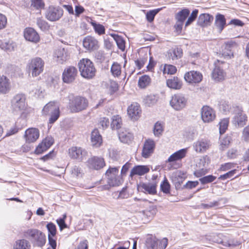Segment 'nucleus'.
Returning a JSON list of instances; mask_svg holds the SVG:
<instances>
[{"label": "nucleus", "instance_id": "nucleus-23", "mask_svg": "<svg viewBox=\"0 0 249 249\" xmlns=\"http://www.w3.org/2000/svg\"><path fill=\"white\" fill-rule=\"evenodd\" d=\"M226 25V19L225 16L217 13L215 17L214 26L219 33H221Z\"/></svg>", "mask_w": 249, "mask_h": 249}, {"label": "nucleus", "instance_id": "nucleus-14", "mask_svg": "<svg viewBox=\"0 0 249 249\" xmlns=\"http://www.w3.org/2000/svg\"><path fill=\"white\" fill-rule=\"evenodd\" d=\"M24 36L26 40L36 43L40 40V37L36 31L32 28H26L24 31Z\"/></svg>", "mask_w": 249, "mask_h": 249}, {"label": "nucleus", "instance_id": "nucleus-55", "mask_svg": "<svg viewBox=\"0 0 249 249\" xmlns=\"http://www.w3.org/2000/svg\"><path fill=\"white\" fill-rule=\"evenodd\" d=\"M236 170H232L224 175L220 176V177L218 178V179L224 180L231 178L234 176V175L236 174Z\"/></svg>", "mask_w": 249, "mask_h": 249}, {"label": "nucleus", "instance_id": "nucleus-35", "mask_svg": "<svg viewBox=\"0 0 249 249\" xmlns=\"http://www.w3.org/2000/svg\"><path fill=\"white\" fill-rule=\"evenodd\" d=\"M29 242L25 239L18 240L14 245L13 249H30Z\"/></svg>", "mask_w": 249, "mask_h": 249}, {"label": "nucleus", "instance_id": "nucleus-22", "mask_svg": "<svg viewBox=\"0 0 249 249\" xmlns=\"http://www.w3.org/2000/svg\"><path fill=\"white\" fill-rule=\"evenodd\" d=\"M141 112L140 106L137 103H133L127 108V114L131 119L136 120L139 117Z\"/></svg>", "mask_w": 249, "mask_h": 249}, {"label": "nucleus", "instance_id": "nucleus-21", "mask_svg": "<svg viewBox=\"0 0 249 249\" xmlns=\"http://www.w3.org/2000/svg\"><path fill=\"white\" fill-rule=\"evenodd\" d=\"M122 182L123 180L120 176L109 177L107 179V184L101 186V188L102 190H109L111 187L119 186Z\"/></svg>", "mask_w": 249, "mask_h": 249}, {"label": "nucleus", "instance_id": "nucleus-51", "mask_svg": "<svg viewBox=\"0 0 249 249\" xmlns=\"http://www.w3.org/2000/svg\"><path fill=\"white\" fill-rule=\"evenodd\" d=\"M119 167H110L106 173V176L109 177L119 176Z\"/></svg>", "mask_w": 249, "mask_h": 249}, {"label": "nucleus", "instance_id": "nucleus-18", "mask_svg": "<svg viewBox=\"0 0 249 249\" xmlns=\"http://www.w3.org/2000/svg\"><path fill=\"white\" fill-rule=\"evenodd\" d=\"M247 121V117L240 109H238L235 113V115L233 118L232 123L235 125L242 127L244 126Z\"/></svg>", "mask_w": 249, "mask_h": 249}, {"label": "nucleus", "instance_id": "nucleus-17", "mask_svg": "<svg viewBox=\"0 0 249 249\" xmlns=\"http://www.w3.org/2000/svg\"><path fill=\"white\" fill-rule=\"evenodd\" d=\"M69 154L72 159L82 160L86 156L87 152L81 147L73 146L69 149Z\"/></svg>", "mask_w": 249, "mask_h": 249}, {"label": "nucleus", "instance_id": "nucleus-32", "mask_svg": "<svg viewBox=\"0 0 249 249\" xmlns=\"http://www.w3.org/2000/svg\"><path fill=\"white\" fill-rule=\"evenodd\" d=\"M159 240L152 235L147 237L146 240V246L147 249H158Z\"/></svg>", "mask_w": 249, "mask_h": 249}, {"label": "nucleus", "instance_id": "nucleus-57", "mask_svg": "<svg viewBox=\"0 0 249 249\" xmlns=\"http://www.w3.org/2000/svg\"><path fill=\"white\" fill-rule=\"evenodd\" d=\"M46 227L49 232V234H50L52 236H54L56 232L55 225L53 223L50 222L47 225Z\"/></svg>", "mask_w": 249, "mask_h": 249}, {"label": "nucleus", "instance_id": "nucleus-6", "mask_svg": "<svg viewBox=\"0 0 249 249\" xmlns=\"http://www.w3.org/2000/svg\"><path fill=\"white\" fill-rule=\"evenodd\" d=\"M44 62L40 57L32 59L27 65V67L33 77H36L42 72Z\"/></svg>", "mask_w": 249, "mask_h": 249}, {"label": "nucleus", "instance_id": "nucleus-29", "mask_svg": "<svg viewBox=\"0 0 249 249\" xmlns=\"http://www.w3.org/2000/svg\"><path fill=\"white\" fill-rule=\"evenodd\" d=\"M187 153V149H180L172 154L168 159V161L169 162L181 160L184 158Z\"/></svg>", "mask_w": 249, "mask_h": 249}, {"label": "nucleus", "instance_id": "nucleus-11", "mask_svg": "<svg viewBox=\"0 0 249 249\" xmlns=\"http://www.w3.org/2000/svg\"><path fill=\"white\" fill-rule=\"evenodd\" d=\"M201 118L205 123H210L215 118V113L214 110L211 107L206 106L201 108Z\"/></svg>", "mask_w": 249, "mask_h": 249}, {"label": "nucleus", "instance_id": "nucleus-28", "mask_svg": "<svg viewBox=\"0 0 249 249\" xmlns=\"http://www.w3.org/2000/svg\"><path fill=\"white\" fill-rule=\"evenodd\" d=\"M91 142L93 146L99 147L102 143V138L98 129H94L91 134Z\"/></svg>", "mask_w": 249, "mask_h": 249}, {"label": "nucleus", "instance_id": "nucleus-53", "mask_svg": "<svg viewBox=\"0 0 249 249\" xmlns=\"http://www.w3.org/2000/svg\"><path fill=\"white\" fill-rule=\"evenodd\" d=\"M160 189L161 191L165 194H168L170 192V185L166 178H165L162 183L160 184Z\"/></svg>", "mask_w": 249, "mask_h": 249}, {"label": "nucleus", "instance_id": "nucleus-33", "mask_svg": "<svg viewBox=\"0 0 249 249\" xmlns=\"http://www.w3.org/2000/svg\"><path fill=\"white\" fill-rule=\"evenodd\" d=\"M17 47L16 44L12 40H7L0 43V47L7 52H12Z\"/></svg>", "mask_w": 249, "mask_h": 249}, {"label": "nucleus", "instance_id": "nucleus-20", "mask_svg": "<svg viewBox=\"0 0 249 249\" xmlns=\"http://www.w3.org/2000/svg\"><path fill=\"white\" fill-rule=\"evenodd\" d=\"M84 47L89 51L96 50L98 48V41L93 37H86L83 41Z\"/></svg>", "mask_w": 249, "mask_h": 249}, {"label": "nucleus", "instance_id": "nucleus-54", "mask_svg": "<svg viewBox=\"0 0 249 249\" xmlns=\"http://www.w3.org/2000/svg\"><path fill=\"white\" fill-rule=\"evenodd\" d=\"M216 178V177L213 175H208L199 178V180L202 184H205L213 181Z\"/></svg>", "mask_w": 249, "mask_h": 249}, {"label": "nucleus", "instance_id": "nucleus-46", "mask_svg": "<svg viewBox=\"0 0 249 249\" xmlns=\"http://www.w3.org/2000/svg\"><path fill=\"white\" fill-rule=\"evenodd\" d=\"M163 131V128L161 124L158 122H157L155 124L153 129V133L155 136L157 137H160V136H161Z\"/></svg>", "mask_w": 249, "mask_h": 249}, {"label": "nucleus", "instance_id": "nucleus-40", "mask_svg": "<svg viewBox=\"0 0 249 249\" xmlns=\"http://www.w3.org/2000/svg\"><path fill=\"white\" fill-rule=\"evenodd\" d=\"M158 97L153 94L147 95L143 100L144 104L148 107H151L154 105L158 101Z\"/></svg>", "mask_w": 249, "mask_h": 249}, {"label": "nucleus", "instance_id": "nucleus-27", "mask_svg": "<svg viewBox=\"0 0 249 249\" xmlns=\"http://www.w3.org/2000/svg\"><path fill=\"white\" fill-rule=\"evenodd\" d=\"M149 171V168L144 165H137L134 167L130 172V176L134 175L142 176Z\"/></svg>", "mask_w": 249, "mask_h": 249}, {"label": "nucleus", "instance_id": "nucleus-62", "mask_svg": "<svg viewBox=\"0 0 249 249\" xmlns=\"http://www.w3.org/2000/svg\"><path fill=\"white\" fill-rule=\"evenodd\" d=\"M42 142L48 149L53 144V140L52 137H47L43 140Z\"/></svg>", "mask_w": 249, "mask_h": 249}, {"label": "nucleus", "instance_id": "nucleus-8", "mask_svg": "<svg viewBox=\"0 0 249 249\" xmlns=\"http://www.w3.org/2000/svg\"><path fill=\"white\" fill-rule=\"evenodd\" d=\"M170 104L174 109L180 110L186 106L187 99L182 95L175 94L172 96Z\"/></svg>", "mask_w": 249, "mask_h": 249}, {"label": "nucleus", "instance_id": "nucleus-47", "mask_svg": "<svg viewBox=\"0 0 249 249\" xmlns=\"http://www.w3.org/2000/svg\"><path fill=\"white\" fill-rule=\"evenodd\" d=\"M111 72L114 76H119L121 73V66L118 63H113L111 68Z\"/></svg>", "mask_w": 249, "mask_h": 249}, {"label": "nucleus", "instance_id": "nucleus-38", "mask_svg": "<svg viewBox=\"0 0 249 249\" xmlns=\"http://www.w3.org/2000/svg\"><path fill=\"white\" fill-rule=\"evenodd\" d=\"M122 125V120L119 115H114L112 118L111 127L113 129H119Z\"/></svg>", "mask_w": 249, "mask_h": 249}, {"label": "nucleus", "instance_id": "nucleus-50", "mask_svg": "<svg viewBox=\"0 0 249 249\" xmlns=\"http://www.w3.org/2000/svg\"><path fill=\"white\" fill-rule=\"evenodd\" d=\"M229 124V120L228 119H224L219 122V132L221 134L225 132L228 128Z\"/></svg>", "mask_w": 249, "mask_h": 249}, {"label": "nucleus", "instance_id": "nucleus-3", "mask_svg": "<svg viewBox=\"0 0 249 249\" xmlns=\"http://www.w3.org/2000/svg\"><path fill=\"white\" fill-rule=\"evenodd\" d=\"M42 113L45 115H49V123L53 124L59 117V107L54 102H50L44 107Z\"/></svg>", "mask_w": 249, "mask_h": 249}, {"label": "nucleus", "instance_id": "nucleus-26", "mask_svg": "<svg viewBox=\"0 0 249 249\" xmlns=\"http://www.w3.org/2000/svg\"><path fill=\"white\" fill-rule=\"evenodd\" d=\"M11 89V84L9 79L5 76H0V93L6 94Z\"/></svg>", "mask_w": 249, "mask_h": 249}, {"label": "nucleus", "instance_id": "nucleus-64", "mask_svg": "<svg viewBox=\"0 0 249 249\" xmlns=\"http://www.w3.org/2000/svg\"><path fill=\"white\" fill-rule=\"evenodd\" d=\"M168 244V240L167 238H163L161 240H159L158 248L159 249H165Z\"/></svg>", "mask_w": 249, "mask_h": 249}, {"label": "nucleus", "instance_id": "nucleus-10", "mask_svg": "<svg viewBox=\"0 0 249 249\" xmlns=\"http://www.w3.org/2000/svg\"><path fill=\"white\" fill-rule=\"evenodd\" d=\"M220 63L222 64L223 62L219 60H216L214 63L215 68L212 73V78L216 82H220L223 80L226 76V73L219 66Z\"/></svg>", "mask_w": 249, "mask_h": 249}, {"label": "nucleus", "instance_id": "nucleus-12", "mask_svg": "<svg viewBox=\"0 0 249 249\" xmlns=\"http://www.w3.org/2000/svg\"><path fill=\"white\" fill-rule=\"evenodd\" d=\"M86 163L89 168L97 170L103 168L105 165L103 158L95 156L89 159Z\"/></svg>", "mask_w": 249, "mask_h": 249}, {"label": "nucleus", "instance_id": "nucleus-16", "mask_svg": "<svg viewBox=\"0 0 249 249\" xmlns=\"http://www.w3.org/2000/svg\"><path fill=\"white\" fill-rule=\"evenodd\" d=\"M157 185L153 183H142L138 186V190L145 194L154 195L157 193Z\"/></svg>", "mask_w": 249, "mask_h": 249}, {"label": "nucleus", "instance_id": "nucleus-56", "mask_svg": "<svg viewBox=\"0 0 249 249\" xmlns=\"http://www.w3.org/2000/svg\"><path fill=\"white\" fill-rule=\"evenodd\" d=\"M156 213L157 209L154 207H150L148 210L143 211V214L149 218L154 216V215L156 214Z\"/></svg>", "mask_w": 249, "mask_h": 249}, {"label": "nucleus", "instance_id": "nucleus-41", "mask_svg": "<svg viewBox=\"0 0 249 249\" xmlns=\"http://www.w3.org/2000/svg\"><path fill=\"white\" fill-rule=\"evenodd\" d=\"M111 36L115 41L118 48L120 50L124 51L125 49V42L123 38L121 36L116 34H111Z\"/></svg>", "mask_w": 249, "mask_h": 249}, {"label": "nucleus", "instance_id": "nucleus-58", "mask_svg": "<svg viewBox=\"0 0 249 249\" xmlns=\"http://www.w3.org/2000/svg\"><path fill=\"white\" fill-rule=\"evenodd\" d=\"M109 120L108 118L106 117L102 118L100 119L99 121V127L102 128L103 129H105L109 126Z\"/></svg>", "mask_w": 249, "mask_h": 249}, {"label": "nucleus", "instance_id": "nucleus-43", "mask_svg": "<svg viewBox=\"0 0 249 249\" xmlns=\"http://www.w3.org/2000/svg\"><path fill=\"white\" fill-rule=\"evenodd\" d=\"M45 3L43 0H31V7L36 10L43 9Z\"/></svg>", "mask_w": 249, "mask_h": 249}, {"label": "nucleus", "instance_id": "nucleus-1", "mask_svg": "<svg viewBox=\"0 0 249 249\" xmlns=\"http://www.w3.org/2000/svg\"><path fill=\"white\" fill-rule=\"evenodd\" d=\"M69 108L71 112L77 113L86 109L89 105L87 98L80 96L71 94L68 96Z\"/></svg>", "mask_w": 249, "mask_h": 249}, {"label": "nucleus", "instance_id": "nucleus-39", "mask_svg": "<svg viewBox=\"0 0 249 249\" xmlns=\"http://www.w3.org/2000/svg\"><path fill=\"white\" fill-rule=\"evenodd\" d=\"M119 138L120 140L124 143H128L130 142L132 138V135L131 133L125 132H119L118 133Z\"/></svg>", "mask_w": 249, "mask_h": 249}, {"label": "nucleus", "instance_id": "nucleus-61", "mask_svg": "<svg viewBox=\"0 0 249 249\" xmlns=\"http://www.w3.org/2000/svg\"><path fill=\"white\" fill-rule=\"evenodd\" d=\"M231 139L230 136H226L221 140V145L222 149H224L229 145L231 142Z\"/></svg>", "mask_w": 249, "mask_h": 249}, {"label": "nucleus", "instance_id": "nucleus-36", "mask_svg": "<svg viewBox=\"0 0 249 249\" xmlns=\"http://www.w3.org/2000/svg\"><path fill=\"white\" fill-rule=\"evenodd\" d=\"M151 81V80L150 76L144 75L139 78L138 85L140 88L144 89L150 85Z\"/></svg>", "mask_w": 249, "mask_h": 249}, {"label": "nucleus", "instance_id": "nucleus-45", "mask_svg": "<svg viewBox=\"0 0 249 249\" xmlns=\"http://www.w3.org/2000/svg\"><path fill=\"white\" fill-rule=\"evenodd\" d=\"M91 24L93 26L95 32L98 35H101L105 33V28L103 25L97 23L95 21L91 22Z\"/></svg>", "mask_w": 249, "mask_h": 249}, {"label": "nucleus", "instance_id": "nucleus-59", "mask_svg": "<svg viewBox=\"0 0 249 249\" xmlns=\"http://www.w3.org/2000/svg\"><path fill=\"white\" fill-rule=\"evenodd\" d=\"M67 216L66 214H63V217L60 218L56 220L57 224L58 225L60 231H62L64 229L67 228V226L65 223V220Z\"/></svg>", "mask_w": 249, "mask_h": 249}, {"label": "nucleus", "instance_id": "nucleus-42", "mask_svg": "<svg viewBox=\"0 0 249 249\" xmlns=\"http://www.w3.org/2000/svg\"><path fill=\"white\" fill-rule=\"evenodd\" d=\"M55 54L56 57L62 61H66L67 59V52L64 48H60L56 50Z\"/></svg>", "mask_w": 249, "mask_h": 249}, {"label": "nucleus", "instance_id": "nucleus-19", "mask_svg": "<svg viewBox=\"0 0 249 249\" xmlns=\"http://www.w3.org/2000/svg\"><path fill=\"white\" fill-rule=\"evenodd\" d=\"M39 136V131L38 129L35 128H29L25 133L26 142L28 143L35 142L38 139Z\"/></svg>", "mask_w": 249, "mask_h": 249}, {"label": "nucleus", "instance_id": "nucleus-13", "mask_svg": "<svg viewBox=\"0 0 249 249\" xmlns=\"http://www.w3.org/2000/svg\"><path fill=\"white\" fill-rule=\"evenodd\" d=\"M156 146V143L154 140L151 139L146 140L144 142L142 156L144 158L149 157L153 153Z\"/></svg>", "mask_w": 249, "mask_h": 249}, {"label": "nucleus", "instance_id": "nucleus-63", "mask_svg": "<svg viewBox=\"0 0 249 249\" xmlns=\"http://www.w3.org/2000/svg\"><path fill=\"white\" fill-rule=\"evenodd\" d=\"M48 149L42 142L40 143L36 148L35 153L37 154H40Z\"/></svg>", "mask_w": 249, "mask_h": 249}, {"label": "nucleus", "instance_id": "nucleus-7", "mask_svg": "<svg viewBox=\"0 0 249 249\" xmlns=\"http://www.w3.org/2000/svg\"><path fill=\"white\" fill-rule=\"evenodd\" d=\"M12 106L16 111L24 110L27 106L26 97L23 94H16L12 100Z\"/></svg>", "mask_w": 249, "mask_h": 249}, {"label": "nucleus", "instance_id": "nucleus-30", "mask_svg": "<svg viewBox=\"0 0 249 249\" xmlns=\"http://www.w3.org/2000/svg\"><path fill=\"white\" fill-rule=\"evenodd\" d=\"M235 45L233 42L226 43L224 45V49L222 50V55L225 57L231 58L233 56L232 48Z\"/></svg>", "mask_w": 249, "mask_h": 249}, {"label": "nucleus", "instance_id": "nucleus-31", "mask_svg": "<svg viewBox=\"0 0 249 249\" xmlns=\"http://www.w3.org/2000/svg\"><path fill=\"white\" fill-rule=\"evenodd\" d=\"M166 84L169 88L175 89H180L182 86L181 81L177 77L167 80Z\"/></svg>", "mask_w": 249, "mask_h": 249}, {"label": "nucleus", "instance_id": "nucleus-60", "mask_svg": "<svg viewBox=\"0 0 249 249\" xmlns=\"http://www.w3.org/2000/svg\"><path fill=\"white\" fill-rule=\"evenodd\" d=\"M242 138L244 141L249 142V125L243 129Z\"/></svg>", "mask_w": 249, "mask_h": 249}, {"label": "nucleus", "instance_id": "nucleus-37", "mask_svg": "<svg viewBox=\"0 0 249 249\" xmlns=\"http://www.w3.org/2000/svg\"><path fill=\"white\" fill-rule=\"evenodd\" d=\"M189 14L190 11L188 9H183L176 14L175 18L177 20L184 23L186 18L189 15Z\"/></svg>", "mask_w": 249, "mask_h": 249}, {"label": "nucleus", "instance_id": "nucleus-9", "mask_svg": "<svg viewBox=\"0 0 249 249\" xmlns=\"http://www.w3.org/2000/svg\"><path fill=\"white\" fill-rule=\"evenodd\" d=\"M77 75V70L76 68L70 66L66 68L62 74L63 81L67 84L72 83Z\"/></svg>", "mask_w": 249, "mask_h": 249}, {"label": "nucleus", "instance_id": "nucleus-49", "mask_svg": "<svg viewBox=\"0 0 249 249\" xmlns=\"http://www.w3.org/2000/svg\"><path fill=\"white\" fill-rule=\"evenodd\" d=\"M161 9H156L153 10H150L146 13V19L147 21L151 22L153 21L155 16L160 11Z\"/></svg>", "mask_w": 249, "mask_h": 249}, {"label": "nucleus", "instance_id": "nucleus-44", "mask_svg": "<svg viewBox=\"0 0 249 249\" xmlns=\"http://www.w3.org/2000/svg\"><path fill=\"white\" fill-rule=\"evenodd\" d=\"M36 24L42 31L48 30L50 27L48 23L42 18H37Z\"/></svg>", "mask_w": 249, "mask_h": 249}, {"label": "nucleus", "instance_id": "nucleus-34", "mask_svg": "<svg viewBox=\"0 0 249 249\" xmlns=\"http://www.w3.org/2000/svg\"><path fill=\"white\" fill-rule=\"evenodd\" d=\"M182 54V49L180 48H176L170 50L168 53V57L173 60L180 58Z\"/></svg>", "mask_w": 249, "mask_h": 249}, {"label": "nucleus", "instance_id": "nucleus-15", "mask_svg": "<svg viewBox=\"0 0 249 249\" xmlns=\"http://www.w3.org/2000/svg\"><path fill=\"white\" fill-rule=\"evenodd\" d=\"M184 79L186 82L190 83H199L202 79V74L196 71H190L184 75Z\"/></svg>", "mask_w": 249, "mask_h": 249}, {"label": "nucleus", "instance_id": "nucleus-48", "mask_svg": "<svg viewBox=\"0 0 249 249\" xmlns=\"http://www.w3.org/2000/svg\"><path fill=\"white\" fill-rule=\"evenodd\" d=\"M162 71L164 74H174L177 71V68L173 65L165 64Z\"/></svg>", "mask_w": 249, "mask_h": 249}, {"label": "nucleus", "instance_id": "nucleus-2", "mask_svg": "<svg viewBox=\"0 0 249 249\" xmlns=\"http://www.w3.org/2000/svg\"><path fill=\"white\" fill-rule=\"evenodd\" d=\"M78 67L83 77L90 79L95 76L96 70L93 63L89 59H82L78 63Z\"/></svg>", "mask_w": 249, "mask_h": 249}, {"label": "nucleus", "instance_id": "nucleus-5", "mask_svg": "<svg viewBox=\"0 0 249 249\" xmlns=\"http://www.w3.org/2000/svg\"><path fill=\"white\" fill-rule=\"evenodd\" d=\"M25 237L36 242V245L42 247L45 243V236L37 229H28L23 233Z\"/></svg>", "mask_w": 249, "mask_h": 249}, {"label": "nucleus", "instance_id": "nucleus-24", "mask_svg": "<svg viewBox=\"0 0 249 249\" xmlns=\"http://www.w3.org/2000/svg\"><path fill=\"white\" fill-rule=\"evenodd\" d=\"M210 146V142L209 141L202 139L199 140L194 144V147L197 152H202L206 151Z\"/></svg>", "mask_w": 249, "mask_h": 249}, {"label": "nucleus", "instance_id": "nucleus-25", "mask_svg": "<svg viewBox=\"0 0 249 249\" xmlns=\"http://www.w3.org/2000/svg\"><path fill=\"white\" fill-rule=\"evenodd\" d=\"M213 20V16L209 14H201L199 15L197 24L202 27L210 25Z\"/></svg>", "mask_w": 249, "mask_h": 249}, {"label": "nucleus", "instance_id": "nucleus-52", "mask_svg": "<svg viewBox=\"0 0 249 249\" xmlns=\"http://www.w3.org/2000/svg\"><path fill=\"white\" fill-rule=\"evenodd\" d=\"M198 12V10L196 9L193 11L190 16L188 18L187 21L185 23V27H187L190 25L196 19L197 17Z\"/></svg>", "mask_w": 249, "mask_h": 249}, {"label": "nucleus", "instance_id": "nucleus-4", "mask_svg": "<svg viewBox=\"0 0 249 249\" xmlns=\"http://www.w3.org/2000/svg\"><path fill=\"white\" fill-rule=\"evenodd\" d=\"M64 11L59 6H49L45 12V18L50 21H58L63 16Z\"/></svg>", "mask_w": 249, "mask_h": 249}]
</instances>
